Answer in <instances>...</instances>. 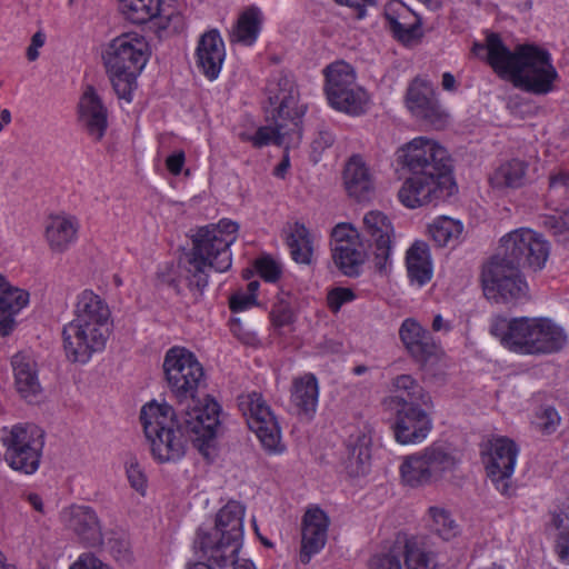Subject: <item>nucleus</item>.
Masks as SVG:
<instances>
[{"mask_svg": "<svg viewBox=\"0 0 569 569\" xmlns=\"http://www.w3.org/2000/svg\"><path fill=\"white\" fill-rule=\"evenodd\" d=\"M163 371L168 387L177 399L168 403L149 402L140 412V421L152 457L159 462L177 461L190 441L210 460L220 425V405L209 396L203 401L196 392L203 380V368L184 348L173 347L166 353Z\"/></svg>", "mask_w": 569, "mask_h": 569, "instance_id": "1", "label": "nucleus"}, {"mask_svg": "<svg viewBox=\"0 0 569 569\" xmlns=\"http://www.w3.org/2000/svg\"><path fill=\"white\" fill-rule=\"evenodd\" d=\"M499 250L482 266L483 292L496 302L518 300L528 290L519 270H542L550 254V243L541 233L519 228L500 239Z\"/></svg>", "mask_w": 569, "mask_h": 569, "instance_id": "2", "label": "nucleus"}, {"mask_svg": "<svg viewBox=\"0 0 569 569\" xmlns=\"http://www.w3.org/2000/svg\"><path fill=\"white\" fill-rule=\"evenodd\" d=\"M397 154L398 162L410 173L398 192L405 207L437 204L456 191L450 156L435 140L415 138L399 148Z\"/></svg>", "mask_w": 569, "mask_h": 569, "instance_id": "3", "label": "nucleus"}, {"mask_svg": "<svg viewBox=\"0 0 569 569\" xmlns=\"http://www.w3.org/2000/svg\"><path fill=\"white\" fill-rule=\"evenodd\" d=\"M239 226L228 219L200 227L192 236V247L184 252L177 266H167L159 272L161 283L181 293L184 282L197 297L202 296L209 283V272H226L231 268V244L237 240Z\"/></svg>", "mask_w": 569, "mask_h": 569, "instance_id": "4", "label": "nucleus"}, {"mask_svg": "<svg viewBox=\"0 0 569 569\" xmlns=\"http://www.w3.org/2000/svg\"><path fill=\"white\" fill-rule=\"evenodd\" d=\"M490 333L508 350L519 355H548L558 352L567 343V335L548 318L496 317Z\"/></svg>", "mask_w": 569, "mask_h": 569, "instance_id": "5", "label": "nucleus"}, {"mask_svg": "<svg viewBox=\"0 0 569 569\" xmlns=\"http://www.w3.org/2000/svg\"><path fill=\"white\" fill-rule=\"evenodd\" d=\"M268 101L271 110L272 126L260 127L247 139L256 148L268 144L281 146L290 132L300 133V120L303 110L298 106V90L291 78L283 74L273 77L267 86Z\"/></svg>", "mask_w": 569, "mask_h": 569, "instance_id": "6", "label": "nucleus"}, {"mask_svg": "<svg viewBox=\"0 0 569 569\" xmlns=\"http://www.w3.org/2000/svg\"><path fill=\"white\" fill-rule=\"evenodd\" d=\"M243 517L244 507L229 501L218 511L211 530L198 529L194 549L219 566L237 565L243 540Z\"/></svg>", "mask_w": 569, "mask_h": 569, "instance_id": "7", "label": "nucleus"}, {"mask_svg": "<svg viewBox=\"0 0 569 569\" xmlns=\"http://www.w3.org/2000/svg\"><path fill=\"white\" fill-rule=\"evenodd\" d=\"M148 42L132 33L113 39L103 56L107 73L119 99L130 103L137 77L148 61Z\"/></svg>", "mask_w": 569, "mask_h": 569, "instance_id": "8", "label": "nucleus"}, {"mask_svg": "<svg viewBox=\"0 0 569 569\" xmlns=\"http://www.w3.org/2000/svg\"><path fill=\"white\" fill-rule=\"evenodd\" d=\"M460 459L443 442H432L420 451L403 457L400 476L411 488L426 487L452 476L459 468Z\"/></svg>", "mask_w": 569, "mask_h": 569, "instance_id": "9", "label": "nucleus"}, {"mask_svg": "<svg viewBox=\"0 0 569 569\" xmlns=\"http://www.w3.org/2000/svg\"><path fill=\"white\" fill-rule=\"evenodd\" d=\"M472 52L480 56L486 52V61L500 78H509L516 84L522 74H528L537 67V57H542L548 50L533 44L523 43L510 50L498 33L491 32L486 43L475 42Z\"/></svg>", "mask_w": 569, "mask_h": 569, "instance_id": "10", "label": "nucleus"}, {"mask_svg": "<svg viewBox=\"0 0 569 569\" xmlns=\"http://www.w3.org/2000/svg\"><path fill=\"white\" fill-rule=\"evenodd\" d=\"M4 460L14 471L33 475L40 467L44 432L32 423H19L2 437Z\"/></svg>", "mask_w": 569, "mask_h": 569, "instance_id": "11", "label": "nucleus"}, {"mask_svg": "<svg viewBox=\"0 0 569 569\" xmlns=\"http://www.w3.org/2000/svg\"><path fill=\"white\" fill-rule=\"evenodd\" d=\"M238 407L262 447L269 452L281 451V429L262 395L256 391L241 395L238 397Z\"/></svg>", "mask_w": 569, "mask_h": 569, "instance_id": "12", "label": "nucleus"}, {"mask_svg": "<svg viewBox=\"0 0 569 569\" xmlns=\"http://www.w3.org/2000/svg\"><path fill=\"white\" fill-rule=\"evenodd\" d=\"M110 333L109 327L70 321L63 327V349L68 360L87 363L93 353L101 352Z\"/></svg>", "mask_w": 569, "mask_h": 569, "instance_id": "13", "label": "nucleus"}, {"mask_svg": "<svg viewBox=\"0 0 569 569\" xmlns=\"http://www.w3.org/2000/svg\"><path fill=\"white\" fill-rule=\"evenodd\" d=\"M362 234L372 249L376 270L386 273L391 267L393 226L390 219L378 210L367 212Z\"/></svg>", "mask_w": 569, "mask_h": 569, "instance_id": "14", "label": "nucleus"}, {"mask_svg": "<svg viewBox=\"0 0 569 569\" xmlns=\"http://www.w3.org/2000/svg\"><path fill=\"white\" fill-rule=\"evenodd\" d=\"M517 455L516 443L508 438L499 437L490 441L489 450L483 456L487 475L502 495H509V479L515 470Z\"/></svg>", "mask_w": 569, "mask_h": 569, "instance_id": "15", "label": "nucleus"}, {"mask_svg": "<svg viewBox=\"0 0 569 569\" xmlns=\"http://www.w3.org/2000/svg\"><path fill=\"white\" fill-rule=\"evenodd\" d=\"M431 409L422 405L408 403L396 411L392 425L393 437L400 445L422 442L432 430Z\"/></svg>", "mask_w": 569, "mask_h": 569, "instance_id": "16", "label": "nucleus"}, {"mask_svg": "<svg viewBox=\"0 0 569 569\" xmlns=\"http://www.w3.org/2000/svg\"><path fill=\"white\" fill-rule=\"evenodd\" d=\"M399 338L411 359L421 367L437 361L441 355V348L431 333L413 318L402 321Z\"/></svg>", "mask_w": 569, "mask_h": 569, "instance_id": "17", "label": "nucleus"}, {"mask_svg": "<svg viewBox=\"0 0 569 569\" xmlns=\"http://www.w3.org/2000/svg\"><path fill=\"white\" fill-rule=\"evenodd\" d=\"M406 103L415 117L435 128H442L447 122L448 114L439 104L430 83L425 80L416 78L410 83L407 89Z\"/></svg>", "mask_w": 569, "mask_h": 569, "instance_id": "18", "label": "nucleus"}, {"mask_svg": "<svg viewBox=\"0 0 569 569\" xmlns=\"http://www.w3.org/2000/svg\"><path fill=\"white\" fill-rule=\"evenodd\" d=\"M386 26L393 38L410 44L422 37L421 19L402 2H390L385 9Z\"/></svg>", "mask_w": 569, "mask_h": 569, "instance_id": "19", "label": "nucleus"}, {"mask_svg": "<svg viewBox=\"0 0 569 569\" xmlns=\"http://www.w3.org/2000/svg\"><path fill=\"white\" fill-rule=\"evenodd\" d=\"M64 526L90 547L102 542V531L96 511L88 506L73 505L61 512Z\"/></svg>", "mask_w": 569, "mask_h": 569, "instance_id": "20", "label": "nucleus"}, {"mask_svg": "<svg viewBox=\"0 0 569 569\" xmlns=\"http://www.w3.org/2000/svg\"><path fill=\"white\" fill-rule=\"evenodd\" d=\"M329 518L320 508L308 509L302 520L300 561L308 563L326 545Z\"/></svg>", "mask_w": 569, "mask_h": 569, "instance_id": "21", "label": "nucleus"}, {"mask_svg": "<svg viewBox=\"0 0 569 569\" xmlns=\"http://www.w3.org/2000/svg\"><path fill=\"white\" fill-rule=\"evenodd\" d=\"M226 58L224 42L217 29L203 33L196 49V62L209 79L218 78Z\"/></svg>", "mask_w": 569, "mask_h": 569, "instance_id": "22", "label": "nucleus"}, {"mask_svg": "<svg viewBox=\"0 0 569 569\" xmlns=\"http://www.w3.org/2000/svg\"><path fill=\"white\" fill-rule=\"evenodd\" d=\"M79 121L96 141L108 127V111L93 87H88L79 101Z\"/></svg>", "mask_w": 569, "mask_h": 569, "instance_id": "23", "label": "nucleus"}, {"mask_svg": "<svg viewBox=\"0 0 569 569\" xmlns=\"http://www.w3.org/2000/svg\"><path fill=\"white\" fill-rule=\"evenodd\" d=\"M28 291L10 284L0 273V336H9L16 328V316L28 305Z\"/></svg>", "mask_w": 569, "mask_h": 569, "instance_id": "24", "label": "nucleus"}, {"mask_svg": "<svg viewBox=\"0 0 569 569\" xmlns=\"http://www.w3.org/2000/svg\"><path fill=\"white\" fill-rule=\"evenodd\" d=\"M319 400V383L313 373H305L292 380L290 403L297 416L302 419H313Z\"/></svg>", "mask_w": 569, "mask_h": 569, "instance_id": "25", "label": "nucleus"}, {"mask_svg": "<svg viewBox=\"0 0 569 569\" xmlns=\"http://www.w3.org/2000/svg\"><path fill=\"white\" fill-rule=\"evenodd\" d=\"M343 184L349 197L357 201L369 200L375 190L372 173L359 154H353L343 170Z\"/></svg>", "mask_w": 569, "mask_h": 569, "instance_id": "26", "label": "nucleus"}, {"mask_svg": "<svg viewBox=\"0 0 569 569\" xmlns=\"http://www.w3.org/2000/svg\"><path fill=\"white\" fill-rule=\"evenodd\" d=\"M539 67L528 74H522L515 87L537 96L548 94L553 91L559 74L552 64V58L548 51L542 57H537Z\"/></svg>", "mask_w": 569, "mask_h": 569, "instance_id": "27", "label": "nucleus"}, {"mask_svg": "<svg viewBox=\"0 0 569 569\" xmlns=\"http://www.w3.org/2000/svg\"><path fill=\"white\" fill-rule=\"evenodd\" d=\"M79 230L78 219L70 214H52L47 219L44 237L54 252H63L76 242Z\"/></svg>", "mask_w": 569, "mask_h": 569, "instance_id": "28", "label": "nucleus"}, {"mask_svg": "<svg viewBox=\"0 0 569 569\" xmlns=\"http://www.w3.org/2000/svg\"><path fill=\"white\" fill-rule=\"evenodd\" d=\"M72 322L109 327L110 310L106 301L92 290H83L77 297Z\"/></svg>", "mask_w": 569, "mask_h": 569, "instance_id": "29", "label": "nucleus"}, {"mask_svg": "<svg viewBox=\"0 0 569 569\" xmlns=\"http://www.w3.org/2000/svg\"><path fill=\"white\" fill-rule=\"evenodd\" d=\"M11 366L17 392L28 402H32L41 391L36 361L31 356L19 352L12 357Z\"/></svg>", "mask_w": 569, "mask_h": 569, "instance_id": "30", "label": "nucleus"}, {"mask_svg": "<svg viewBox=\"0 0 569 569\" xmlns=\"http://www.w3.org/2000/svg\"><path fill=\"white\" fill-rule=\"evenodd\" d=\"M263 13L257 6H249L240 12L230 31V41L246 47L252 46L262 29Z\"/></svg>", "mask_w": 569, "mask_h": 569, "instance_id": "31", "label": "nucleus"}, {"mask_svg": "<svg viewBox=\"0 0 569 569\" xmlns=\"http://www.w3.org/2000/svg\"><path fill=\"white\" fill-rule=\"evenodd\" d=\"M283 233L292 260L300 264H310L313 256V240L309 229L296 221L288 223Z\"/></svg>", "mask_w": 569, "mask_h": 569, "instance_id": "32", "label": "nucleus"}, {"mask_svg": "<svg viewBox=\"0 0 569 569\" xmlns=\"http://www.w3.org/2000/svg\"><path fill=\"white\" fill-rule=\"evenodd\" d=\"M406 267L410 282L422 287L432 278V262L427 243L417 241L407 251Z\"/></svg>", "mask_w": 569, "mask_h": 569, "instance_id": "33", "label": "nucleus"}, {"mask_svg": "<svg viewBox=\"0 0 569 569\" xmlns=\"http://www.w3.org/2000/svg\"><path fill=\"white\" fill-rule=\"evenodd\" d=\"M391 385L397 392L391 399L397 406L417 403L425 406L426 409L433 408L431 396L411 375H399L392 379Z\"/></svg>", "mask_w": 569, "mask_h": 569, "instance_id": "34", "label": "nucleus"}, {"mask_svg": "<svg viewBox=\"0 0 569 569\" xmlns=\"http://www.w3.org/2000/svg\"><path fill=\"white\" fill-rule=\"evenodd\" d=\"M323 73L326 78L325 91L327 99L333 97L335 93L359 86L357 83L355 69L345 61H336L327 66Z\"/></svg>", "mask_w": 569, "mask_h": 569, "instance_id": "35", "label": "nucleus"}, {"mask_svg": "<svg viewBox=\"0 0 569 569\" xmlns=\"http://www.w3.org/2000/svg\"><path fill=\"white\" fill-rule=\"evenodd\" d=\"M328 102L333 109L357 117L367 112L370 99L367 91L358 86L335 93L333 97L328 99Z\"/></svg>", "mask_w": 569, "mask_h": 569, "instance_id": "36", "label": "nucleus"}, {"mask_svg": "<svg viewBox=\"0 0 569 569\" xmlns=\"http://www.w3.org/2000/svg\"><path fill=\"white\" fill-rule=\"evenodd\" d=\"M331 256L335 266L347 277L359 276L366 260V252L361 243L332 247Z\"/></svg>", "mask_w": 569, "mask_h": 569, "instance_id": "37", "label": "nucleus"}, {"mask_svg": "<svg viewBox=\"0 0 569 569\" xmlns=\"http://www.w3.org/2000/svg\"><path fill=\"white\" fill-rule=\"evenodd\" d=\"M370 438L366 435L352 436L347 442L345 465L350 476L363 475L370 459Z\"/></svg>", "mask_w": 569, "mask_h": 569, "instance_id": "38", "label": "nucleus"}, {"mask_svg": "<svg viewBox=\"0 0 569 569\" xmlns=\"http://www.w3.org/2000/svg\"><path fill=\"white\" fill-rule=\"evenodd\" d=\"M527 166L523 161L513 159L501 164L490 177L493 188H519L523 184Z\"/></svg>", "mask_w": 569, "mask_h": 569, "instance_id": "39", "label": "nucleus"}, {"mask_svg": "<svg viewBox=\"0 0 569 569\" xmlns=\"http://www.w3.org/2000/svg\"><path fill=\"white\" fill-rule=\"evenodd\" d=\"M159 0H119V8L123 17L136 24H143L154 19L159 11Z\"/></svg>", "mask_w": 569, "mask_h": 569, "instance_id": "40", "label": "nucleus"}, {"mask_svg": "<svg viewBox=\"0 0 569 569\" xmlns=\"http://www.w3.org/2000/svg\"><path fill=\"white\" fill-rule=\"evenodd\" d=\"M462 230V223L449 217H438L429 226L430 236L439 247H446L457 241Z\"/></svg>", "mask_w": 569, "mask_h": 569, "instance_id": "41", "label": "nucleus"}, {"mask_svg": "<svg viewBox=\"0 0 569 569\" xmlns=\"http://www.w3.org/2000/svg\"><path fill=\"white\" fill-rule=\"evenodd\" d=\"M403 548L401 541L386 545L376 551L368 561V569H402Z\"/></svg>", "mask_w": 569, "mask_h": 569, "instance_id": "42", "label": "nucleus"}, {"mask_svg": "<svg viewBox=\"0 0 569 569\" xmlns=\"http://www.w3.org/2000/svg\"><path fill=\"white\" fill-rule=\"evenodd\" d=\"M159 11L154 18L159 19V27L180 32L184 28V18L181 12V4L177 0H159Z\"/></svg>", "mask_w": 569, "mask_h": 569, "instance_id": "43", "label": "nucleus"}, {"mask_svg": "<svg viewBox=\"0 0 569 569\" xmlns=\"http://www.w3.org/2000/svg\"><path fill=\"white\" fill-rule=\"evenodd\" d=\"M428 512L431 518L430 527L440 538L450 540L458 535L459 526L448 510L440 507H430Z\"/></svg>", "mask_w": 569, "mask_h": 569, "instance_id": "44", "label": "nucleus"}, {"mask_svg": "<svg viewBox=\"0 0 569 569\" xmlns=\"http://www.w3.org/2000/svg\"><path fill=\"white\" fill-rule=\"evenodd\" d=\"M405 565L407 569H435L433 557L420 549L416 542H402Z\"/></svg>", "mask_w": 569, "mask_h": 569, "instance_id": "45", "label": "nucleus"}, {"mask_svg": "<svg viewBox=\"0 0 569 569\" xmlns=\"http://www.w3.org/2000/svg\"><path fill=\"white\" fill-rule=\"evenodd\" d=\"M543 226L559 241H565L569 237V207L563 210L556 209L553 214L545 217Z\"/></svg>", "mask_w": 569, "mask_h": 569, "instance_id": "46", "label": "nucleus"}, {"mask_svg": "<svg viewBox=\"0 0 569 569\" xmlns=\"http://www.w3.org/2000/svg\"><path fill=\"white\" fill-rule=\"evenodd\" d=\"M270 319L277 329L290 326L295 322L296 315L288 299L279 298L271 308Z\"/></svg>", "mask_w": 569, "mask_h": 569, "instance_id": "47", "label": "nucleus"}, {"mask_svg": "<svg viewBox=\"0 0 569 569\" xmlns=\"http://www.w3.org/2000/svg\"><path fill=\"white\" fill-rule=\"evenodd\" d=\"M359 233L350 223H338L331 231L330 246L359 244Z\"/></svg>", "mask_w": 569, "mask_h": 569, "instance_id": "48", "label": "nucleus"}, {"mask_svg": "<svg viewBox=\"0 0 569 569\" xmlns=\"http://www.w3.org/2000/svg\"><path fill=\"white\" fill-rule=\"evenodd\" d=\"M549 199H569V171L559 170L549 176Z\"/></svg>", "mask_w": 569, "mask_h": 569, "instance_id": "49", "label": "nucleus"}, {"mask_svg": "<svg viewBox=\"0 0 569 569\" xmlns=\"http://www.w3.org/2000/svg\"><path fill=\"white\" fill-rule=\"evenodd\" d=\"M552 525L559 529L556 540V551L561 561L569 563V525L563 526L561 515H553Z\"/></svg>", "mask_w": 569, "mask_h": 569, "instance_id": "50", "label": "nucleus"}, {"mask_svg": "<svg viewBox=\"0 0 569 569\" xmlns=\"http://www.w3.org/2000/svg\"><path fill=\"white\" fill-rule=\"evenodd\" d=\"M258 274L267 282H276L281 276V267L270 256H262L254 261Z\"/></svg>", "mask_w": 569, "mask_h": 569, "instance_id": "51", "label": "nucleus"}, {"mask_svg": "<svg viewBox=\"0 0 569 569\" xmlns=\"http://www.w3.org/2000/svg\"><path fill=\"white\" fill-rule=\"evenodd\" d=\"M560 420L561 418L558 411L551 406L542 407L537 412V425L546 435L553 433L557 430Z\"/></svg>", "mask_w": 569, "mask_h": 569, "instance_id": "52", "label": "nucleus"}, {"mask_svg": "<svg viewBox=\"0 0 569 569\" xmlns=\"http://www.w3.org/2000/svg\"><path fill=\"white\" fill-rule=\"evenodd\" d=\"M356 299L355 292L350 288L336 287L327 295L328 308L337 313L345 303L351 302Z\"/></svg>", "mask_w": 569, "mask_h": 569, "instance_id": "53", "label": "nucleus"}, {"mask_svg": "<svg viewBox=\"0 0 569 569\" xmlns=\"http://www.w3.org/2000/svg\"><path fill=\"white\" fill-rule=\"evenodd\" d=\"M126 472L130 486L138 492L143 493L147 487V479L134 457L127 460Z\"/></svg>", "mask_w": 569, "mask_h": 569, "instance_id": "54", "label": "nucleus"}, {"mask_svg": "<svg viewBox=\"0 0 569 569\" xmlns=\"http://www.w3.org/2000/svg\"><path fill=\"white\" fill-rule=\"evenodd\" d=\"M109 550L117 561L130 563L133 559L130 543L126 538H111L108 541Z\"/></svg>", "mask_w": 569, "mask_h": 569, "instance_id": "55", "label": "nucleus"}, {"mask_svg": "<svg viewBox=\"0 0 569 569\" xmlns=\"http://www.w3.org/2000/svg\"><path fill=\"white\" fill-rule=\"evenodd\" d=\"M336 141V134L325 124L318 127L317 134L311 143L312 153L320 156Z\"/></svg>", "mask_w": 569, "mask_h": 569, "instance_id": "56", "label": "nucleus"}, {"mask_svg": "<svg viewBox=\"0 0 569 569\" xmlns=\"http://www.w3.org/2000/svg\"><path fill=\"white\" fill-rule=\"evenodd\" d=\"M69 569H111L93 553H83L74 561Z\"/></svg>", "mask_w": 569, "mask_h": 569, "instance_id": "57", "label": "nucleus"}, {"mask_svg": "<svg viewBox=\"0 0 569 569\" xmlns=\"http://www.w3.org/2000/svg\"><path fill=\"white\" fill-rule=\"evenodd\" d=\"M335 2L352 9L358 20L365 19L367 17V8L376 4V0H335Z\"/></svg>", "mask_w": 569, "mask_h": 569, "instance_id": "58", "label": "nucleus"}, {"mask_svg": "<svg viewBox=\"0 0 569 569\" xmlns=\"http://www.w3.org/2000/svg\"><path fill=\"white\" fill-rule=\"evenodd\" d=\"M256 297L249 293H234L231 296L229 307L233 312L243 311L254 305Z\"/></svg>", "mask_w": 569, "mask_h": 569, "instance_id": "59", "label": "nucleus"}, {"mask_svg": "<svg viewBox=\"0 0 569 569\" xmlns=\"http://www.w3.org/2000/svg\"><path fill=\"white\" fill-rule=\"evenodd\" d=\"M208 562H196L191 566H189L188 569H256L253 563L251 561H244L242 565H229V566H219V563H216L211 561L210 557H206Z\"/></svg>", "mask_w": 569, "mask_h": 569, "instance_id": "60", "label": "nucleus"}, {"mask_svg": "<svg viewBox=\"0 0 569 569\" xmlns=\"http://www.w3.org/2000/svg\"><path fill=\"white\" fill-rule=\"evenodd\" d=\"M184 161H186L184 152L182 150H179V151L173 152L166 159V167L171 174L178 176L182 171Z\"/></svg>", "mask_w": 569, "mask_h": 569, "instance_id": "61", "label": "nucleus"}, {"mask_svg": "<svg viewBox=\"0 0 569 569\" xmlns=\"http://www.w3.org/2000/svg\"><path fill=\"white\" fill-rule=\"evenodd\" d=\"M290 167V160L289 154L286 153L282 158V160L277 164V167L273 170V174L278 178H283L287 170Z\"/></svg>", "mask_w": 569, "mask_h": 569, "instance_id": "62", "label": "nucleus"}, {"mask_svg": "<svg viewBox=\"0 0 569 569\" xmlns=\"http://www.w3.org/2000/svg\"><path fill=\"white\" fill-rule=\"evenodd\" d=\"M442 88L447 91H452L456 89V79L453 77V74H451L450 72H445L442 74Z\"/></svg>", "mask_w": 569, "mask_h": 569, "instance_id": "63", "label": "nucleus"}, {"mask_svg": "<svg viewBox=\"0 0 569 569\" xmlns=\"http://www.w3.org/2000/svg\"><path fill=\"white\" fill-rule=\"evenodd\" d=\"M28 502L33 507L34 510L43 512V502L39 495L29 493L27 497Z\"/></svg>", "mask_w": 569, "mask_h": 569, "instance_id": "64", "label": "nucleus"}]
</instances>
